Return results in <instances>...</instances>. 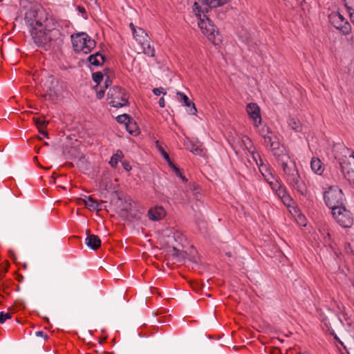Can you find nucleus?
<instances>
[{
    "label": "nucleus",
    "mask_w": 354,
    "mask_h": 354,
    "mask_svg": "<svg viewBox=\"0 0 354 354\" xmlns=\"http://www.w3.org/2000/svg\"><path fill=\"white\" fill-rule=\"evenodd\" d=\"M77 203L79 205H84L90 210H96L97 212L102 209L101 207H97V201L91 196H89L87 199L79 198Z\"/></svg>",
    "instance_id": "nucleus-20"
},
{
    "label": "nucleus",
    "mask_w": 354,
    "mask_h": 354,
    "mask_svg": "<svg viewBox=\"0 0 354 354\" xmlns=\"http://www.w3.org/2000/svg\"><path fill=\"white\" fill-rule=\"evenodd\" d=\"M70 158L71 159H79L84 158L83 154H82L75 147H71L68 151Z\"/></svg>",
    "instance_id": "nucleus-28"
},
{
    "label": "nucleus",
    "mask_w": 354,
    "mask_h": 354,
    "mask_svg": "<svg viewBox=\"0 0 354 354\" xmlns=\"http://www.w3.org/2000/svg\"><path fill=\"white\" fill-rule=\"evenodd\" d=\"M7 272V268H3L1 271H0V274H1V277H3V275Z\"/></svg>",
    "instance_id": "nucleus-46"
},
{
    "label": "nucleus",
    "mask_w": 354,
    "mask_h": 354,
    "mask_svg": "<svg viewBox=\"0 0 354 354\" xmlns=\"http://www.w3.org/2000/svg\"><path fill=\"white\" fill-rule=\"evenodd\" d=\"M317 236L320 242H322L324 246H328L330 248H333V241L331 238V233L327 225H323L319 227L318 230Z\"/></svg>",
    "instance_id": "nucleus-13"
},
{
    "label": "nucleus",
    "mask_w": 354,
    "mask_h": 354,
    "mask_svg": "<svg viewBox=\"0 0 354 354\" xmlns=\"http://www.w3.org/2000/svg\"><path fill=\"white\" fill-rule=\"evenodd\" d=\"M350 19L351 21L354 24V13H353V15H351Z\"/></svg>",
    "instance_id": "nucleus-49"
},
{
    "label": "nucleus",
    "mask_w": 354,
    "mask_h": 354,
    "mask_svg": "<svg viewBox=\"0 0 354 354\" xmlns=\"http://www.w3.org/2000/svg\"><path fill=\"white\" fill-rule=\"evenodd\" d=\"M97 207H101V208H102V206H101V203H98V202H97Z\"/></svg>",
    "instance_id": "nucleus-53"
},
{
    "label": "nucleus",
    "mask_w": 354,
    "mask_h": 354,
    "mask_svg": "<svg viewBox=\"0 0 354 354\" xmlns=\"http://www.w3.org/2000/svg\"><path fill=\"white\" fill-rule=\"evenodd\" d=\"M324 199L326 205L333 211L335 208L344 206V197L342 189L337 186H330L324 192Z\"/></svg>",
    "instance_id": "nucleus-6"
},
{
    "label": "nucleus",
    "mask_w": 354,
    "mask_h": 354,
    "mask_svg": "<svg viewBox=\"0 0 354 354\" xmlns=\"http://www.w3.org/2000/svg\"><path fill=\"white\" fill-rule=\"evenodd\" d=\"M116 120H117L118 122L121 123V124H124L128 132L131 135L133 134V129H131L130 125H129L131 118L129 115L122 114V115H118L117 117Z\"/></svg>",
    "instance_id": "nucleus-24"
},
{
    "label": "nucleus",
    "mask_w": 354,
    "mask_h": 354,
    "mask_svg": "<svg viewBox=\"0 0 354 354\" xmlns=\"http://www.w3.org/2000/svg\"><path fill=\"white\" fill-rule=\"evenodd\" d=\"M271 133L270 131V129L268 127H263L261 130H260V134L263 136V135H267L268 133Z\"/></svg>",
    "instance_id": "nucleus-38"
},
{
    "label": "nucleus",
    "mask_w": 354,
    "mask_h": 354,
    "mask_svg": "<svg viewBox=\"0 0 354 354\" xmlns=\"http://www.w3.org/2000/svg\"><path fill=\"white\" fill-rule=\"evenodd\" d=\"M259 171L265 180L268 182V183H269L270 186L271 183H275V182L273 181L274 177L273 176L272 172L269 169L267 168L266 165H263L262 162L261 165H259Z\"/></svg>",
    "instance_id": "nucleus-21"
},
{
    "label": "nucleus",
    "mask_w": 354,
    "mask_h": 354,
    "mask_svg": "<svg viewBox=\"0 0 354 354\" xmlns=\"http://www.w3.org/2000/svg\"><path fill=\"white\" fill-rule=\"evenodd\" d=\"M242 143H243V147L247 149L248 150L249 152L250 153H253V150L252 148L253 147V145H252V140L250 139L249 137L248 136H244L243 138H242Z\"/></svg>",
    "instance_id": "nucleus-29"
},
{
    "label": "nucleus",
    "mask_w": 354,
    "mask_h": 354,
    "mask_svg": "<svg viewBox=\"0 0 354 354\" xmlns=\"http://www.w3.org/2000/svg\"><path fill=\"white\" fill-rule=\"evenodd\" d=\"M194 4V9L198 12L207 13L209 9L222 6L231 0H198Z\"/></svg>",
    "instance_id": "nucleus-9"
},
{
    "label": "nucleus",
    "mask_w": 354,
    "mask_h": 354,
    "mask_svg": "<svg viewBox=\"0 0 354 354\" xmlns=\"http://www.w3.org/2000/svg\"><path fill=\"white\" fill-rule=\"evenodd\" d=\"M44 88L46 92L57 93V87L58 86L57 80L53 75H48L44 80H42Z\"/></svg>",
    "instance_id": "nucleus-15"
},
{
    "label": "nucleus",
    "mask_w": 354,
    "mask_h": 354,
    "mask_svg": "<svg viewBox=\"0 0 354 354\" xmlns=\"http://www.w3.org/2000/svg\"><path fill=\"white\" fill-rule=\"evenodd\" d=\"M129 94L119 86L111 88L107 93L108 103L113 107L120 108L129 104Z\"/></svg>",
    "instance_id": "nucleus-7"
},
{
    "label": "nucleus",
    "mask_w": 354,
    "mask_h": 354,
    "mask_svg": "<svg viewBox=\"0 0 354 354\" xmlns=\"http://www.w3.org/2000/svg\"><path fill=\"white\" fill-rule=\"evenodd\" d=\"M345 8L346 9L347 12L349 14V16L351 17V15H353V13H354V9L347 6V4H345Z\"/></svg>",
    "instance_id": "nucleus-42"
},
{
    "label": "nucleus",
    "mask_w": 354,
    "mask_h": 354,
    "mask_svg": "<svg viewBox=\"0 0 354 354\" xmlns=\"http://www.w3.org/2000/svg\"><path fill=\"white\" fill-rule=\"evenodd\" d=\"M156 147L158 149L160 154L163 156L165 160H169V154L165 151L161 143L159 141L156 142Z\"/></svg>",
    "instance_id": "nucleus-30"
},
{
    "label": "nucleus",
    "mask_w": 354,
    "mask_h": 354,
    "mask_svg": "<svg viewBox=\"0 0 354 354\" xmlns=\"http://www.w3.org/2000/svg\"><path fill=\"white\" fill-rule=\"evenodd\" d=\"M195 15L198 19V26L204 35L214 45H218L222 41V35L217 30L213 22L207 17L205 13L198 12L197 10L194 9Z\"/></svg>",
    "instance_id": "nucleus-3"
},
{
    "label": "nucleus",
    "mask_w": 354,
    "mask_h": 354,
    "mask_svg": "<svg viewBox=\"0 0 354 354\" xmlns=\"http://www.w3.org/2000/svg\"><path fill=\"white\" fill-rule=\"evenodd\" d=\"M73 49L77 53L88 54L95 47L96 43L86 33L80 32L71 35Z\"/></svg>",
    "instance_id": "nucleus-5"
},
{
    "label": "nucleus",
    "mask_w": 354,
    "mask_h": 354,
    "mask_svg": "<svg viewBox=\"0 0 354 354\" xmlns=\"http://www.w3.org/2000/svg\"><path fill=\"white\" fill-rule=\"evenodd\" d=\"M153 93L156 95H160L161 93L163 95H166V92L162 87L155 88L153 89Z\"/></svg>",
    "instance_id": "nucleus-36"
},
{
    "label": "nucleus",
    "mask_w": 354,
    "mask_h": 354,
    "mask_svg": "<svg viewBox=\"0 0 354 354\" xmlns=\"http://www.w3.org/2000/svg\"><path fill=\"white\" fill-rule=\"evenodd\" d=\"M289 127L295 130V131L299 132L301 131V124L299 120L295 118H290L288 121Z\"/></svg>",
    "instance_id": "nucleus-27"
},
{
    "label": "nucleus",
    "mask_w": 354,
    "mask_h": 354,
    "mask_svg": "<svg viewBox=\"0 0 354 354\" xmlns=\"http://www.w3.org/2000/svg\"><path fill=\"white\" fill-rule=\"evenodd\" d=\"M109 81L108 80H106V82H105V87H106V88H108V86H109Z\"/></svg>",
    "instance_id": "nucleus-50"
},
{
    "label": "nucleus",
    "mask_w": 354,
    "mask_h": 354,
    "mask_svg": "<svg viewBox=\"0 0 354 354\" xmlns=\"http://www.w3.org/2000/svg\"><path fill=\"white\" fill-rule=\"evenodd\" d=\"M331 24L340 30L344 35H348L351 31V26L340 13H335L330 17Z\"/></svg>",
    "instance_id": "nucleus-10"
},
{
    "label": "nucleus",
    "mask_w": 354,
    "mask_h": 354,
    "mask_svg": "<svg viewBox=\"0 0 354 354\" xmlns=\"http://www.w3.org/2000/svg\"><path fill=\"white\" fill-rule=\"evenodd\" d=\"M1 291H3L5 292V285L4 284H3L2 286L0 285V292Z\"/></svg>",
    "instance_id": "nucleus-48"
},
{
    "label": "nucleus",
    "mask_w": 354,
    "mask_h": 354,
    "mask_svg": "<svg viewBox=\"0 0 354 354\" xmlns=\"http://www.w3.org/2000/svg\"><path fill=\"white\" fill-rule=\"evenodd\" d=\"M121 155L118 152L117 153L114 154L109 161V164L113 167H116L118 161L120 160Z\"/></svg>",
    "instance_id": "nucleus-31"
},
{
    "label": "nucleus",
    "mask_w": 354,
    "mask_h": 354,
    "mask_svg": "<svg viewBox=\"0 0 354 354\" xmlns=\"http://www.w3.org/2000/svg\"><path fill=\"white\" fill-rule=\"evenodd\" d=\"M122 167L127 171H129L131 169V166L128 162H122Z\"/></svg>",
    "instance_id": "nucleus-39"
},
{
    "label": "nucleus",
    "mask_w": 354,
    "mask_h": 354,
    "mask_svg": "<svg viewBox=\"0 0 354 354\" xmlns=\"http://www.w3.org/2000/svg\"><path fill=\"white\" fill-rule=\"evenodd\" d=\"M34 160H35V161H37V156L34 157Z\"/></svg>",
    "instance_id": "nucleus-55"
},
{
    "label": "nucleus",
    "mask_w": 354,
    "mask_h": 354,
    "mask_svg": "<svg viewBox=\"0 0 354 354\" xmlns=\"http://www.w3.org/2000/svg\"><path fill=\"white\" fill-rule=\"evenodd\" d=\"M77 10L80 12L82 13V14H86V10L84 7L82 6H78L77 7Z\"/></svg>",
    "instance_id": "nucleus-45"
},
{
    "label": "nucleus",
    "mask_w": 354,
    "mask_h": 354,
    "mask_svg": "<svg viewBox=\"0 0 354 354\" xmlns=\"http://www.w3.org/2000/svg\"><path fill=\"white\" fill-rule=\"evenodd\" d=\"M104 95V90H100L97 91V97L98 99H102Z\"/></svg>",
    "instance_id": "nucleus-41"
},
{
    "label": "nucleus",
    "mask_w": 354,
    "mask_h": 354,
    "mask_svg": "<svg viewBox=\"0 0 354 354\" xmlns=\"http://www.w3.org/2000/svg\"><path fill=\"white\" fill-rule=\"evenodd\" d=\"M33 120L39 129V132L46 136L47 133L44 131V129L46 127L48 122L44 119H41L40 118H34Z\"/></svg>",
    "instance_id": "nucleus-26"
},
{
    "label": "nucleus",
    "mask_w": 354,
    "mask_h": 354,
    "mask_svg": "<svg viewBox=\"0 0 354 354\" xmlns=\"http://www.w3.org/2000/svg\"><path fill=\"white\" fill-rule=\"evenodd\" d=\"M310 167H311L312 170L315 174H321L324 171L322 162L318 158H313L311 160Z\"/></svg>",
    "instance_id": "nucleus-25"
},
{
    "label": "nucleus",
    "mask_w": 354,
    "mask_h": 354,
    "mask_svg": "<svg viewBox=\"0 0 354 354\" xmlns=\"http://www.w3.org/2000/svg\"><path fill=\"white\" fill-rule=\"evenodd\" d=\"M254 159L255 160L256 162H257V165H259V162H257V160H256L255 157L253 156Z\"/></svg>",
    "instance_id": "nucleus-54"
},
{
    "label": "nucleus",
    "mask_w": 354,
    "mask_h": 354,
    "mask_svg": "<svg viewBox=\"0 0 354 354\" xmlns=\"http://www.w3.org/2000/svg\"><path fill=\"white\" fill-rule=\"evenodd\" d=\"M284 158L288 159L289 158L286 156L283 155L281 157V159L280 160L281 161V167H283V171L285 174L287 175V179H289L292 174H297L298 170L295 166V162L290 161V164H288L287 162L285 161Z\"/></svg>",
    "instance_id": "nucleus-16"
},
{
    "label": "nucleus",
    "mask_w": 354,
    "mask_h": 354,
    "mask_svg": "<svg viewBox=\"0 0 354 354\" xmlns=\"http://www.w3.org/2000/svg\"><path fill=\"white\" fill-rule=\"evenodd\" d=\"M335 159L338 160L343 176L354 186V151L343 145L337 144L333 147Z\"/></svg>",
    "instance_id": "nucleus-2"
},
{
    "label": "nucleus",
    "mask_w": 354,
    "mask_h": 354,
    "mask_svg": "<svg viewBox=\"0 0 354 354\" xmlns=\"http://www.w3.org/2000/svg\"><path fill=\"white\" fill-rule=\"evenodd\" d=\"M165 160L168 163L169 166L173 169V170L175 171V173L180 174V169L178 167H176V166L173 163V162L171 160L169 157V160L167 159Z\"/></svg>",
    "instance_id": "nucleus-35"
},
{
    "label": "nucleus",
    "mask_w": 354,
    "mask_h": 354,
    "mask_svg": "<svg viewBox=\"0 0 354 354\" xmlns=\"http://www.w3.org/2000/svg\"><path fill=\"white\" fill-rule=\"evenodd\" d=\"M133 133H134V136H137V135H139L140 133L139 127L137 126V124H136V122H134V131H133Z\"/></svg>",
    "instance_id": "nucleus-40"
},
{
    "label": "nucleus",
    "mask_w": 354,
    "mask_h": 354,
    "mask_svg": "<svg viewBox=\"0 0 354 354\" xmlns=\"http://www.w3.org/2000/svg\"><path fill=\"white\" fill-rule=\"evenodd\" d=\"M263 144L266 147V148L268 149L269 147L270 146L272 142L273 141L272 138L268 135H263Z\"/></svg>",
    "instance_id": "nucleus-34"
},
{
    "label": "nucleus",
    "mask_w": 354,
    "mask_h": 354,
    "mask_svg": "<svg viewBox=\"0 0 354 354\" xmlns=\"http://www.w3.org/2000/svg\"><path fill=\"white\" fill-rule=\"evenodd\" d=\"M149 39L148 35L145 30L140 28L138 29L134 28V40L138 43L137 46L134 44V52L138 54L143 53L149 57H153L155 50L149 44Z\"/></svg>",
    "instance_id": "nucleus-4"
},
{
    "label": "nucleus",
    "mask_w": 354,
    "mask_h": 354,
    "mask_svg": "<svg viewBox=\"0 0 354 354\" xmlns=\"http://www.w3.org/2000/svg\"><path fill=\"white\" fill-rule=\"evenodd\" d=\"M2 278L3 277H1V274H0V281L1 280Z\"/></svg>",
    "instance_id": "nucleus-56"
},
{
    "label": "nucleus",
    "mask_w": 354,
    "mask_h": 354,
    "mask_svg": "<svg viewBox=\"0 0 354 354\" xmlns=\"http://www.w3.org/2000/svg\"><path fill=\"white\" fill-rule=\"evenodd\" d=\"M279 146V143L278 142L272 141L268 149L274 151L276 149H278Z\"/></svg>",
    "instance_id": "nucleus-37"
},
{
    "label": "nucleus",
    "mask_w": 354,
    "mask_h": 354,
    "mask_svg": "<svg viewBox=\"0 0 354 354\" xmlns=\"http://www.w3.org/2000/svg\"><path fill=\"white\" fill-rule=\"evenodd\" d=\"M246 111L250 118L253 120L254 124L256 127L261 124V117L260 114V109L256 103H249L246 106Z\"/></svg>",
    "instance_id": "nucleus-14"
},
{
    "label": "nucleus",
    "mask_w": 354,
    "mask_h": 354,
    "mask_svg": "<svg viewBox=\"0 0 354 354\" xmlns=\"http://www.w3.org/2000/svg\"><path fill=\"white\" fill-rule=\"evenodd\" d=\"M88 61L91 63V64L98 66L102 64V63L104 62V57L100 53H96L90 55L88 58Z\"/></svg>",
    "instance_id": "nucleus-23"
},
{
    "label": "nucleus",
    "mask_w": 354,
    "mask_h": 354,
    "mask_svg": "<svg viewBox=\"0 0 354 354\" xmlns=\"http://www.w3.org/2000/svg\"><path fill=\"white\" fill-rule=\"evenodd\" d=\"M25 21L29 27L34 43L45 50L55 48L62 42V35L59 29L50 27L52 19L45 10L30 9L25 15Z\"/></svg>",
    "instance_id": "nucleus-1"
},
{
    "label": "nucleus",
    "mask_w": 354,
    "mask_h": 354,
    "mask_svg": "<svg viewBox=\"0 0 354 354\" xmlns=\"http://www.w3.org/2000/svg\"><path fill=\"white\" fill-rule=\"evenodd\" d=\"M166 215V212L162 207L156 206L148 212L149 218L154 221L162 219Z\"/></svg>",
    "instance_id": "nucleus-18"
},
{
    "label": "nucleus",
    "mask_w": 354,
    "mask_h": 354,
    "mask_svg": "<svg viewBox=\"0 0 354 354\" xmlns=\"http://www.w3.org/2000/svg\"><path fill=\"white\" fill-rule=\"evenodd\" d=\"M185 146L187 149L193 153L202 156L203 149L201 147V145L194 143L192 140H187L185 142Z\"/></svg>",
    "instance_id": "nucleus-22"
},
{
    "label": "nucleus",
    "mask_w": 354,
    "mask_h": 354,
    "mask_svg": "<svg viewBox=\"0 0 354 354\" xmlns=\"http://www.w3.org/2000/svg\"><path fill=\"white\" fill-rule=\"evenodd\" d=\"M288 183L298 193L305 196L307 193V187L304 180L301 179L299 173L292 174L289 179H287Z\"/></svg>",
    "instance_id": "nucleus-11"
},
{
    "label": "nucleus",
    "mask_w": 354,
    "mask_h": 354,
    "mask_svg": "<svg viewBox=\"0 0 354 354\" xmlns=\"http://www.w3.org/2000/svg\"><path fill=\"white\" fill-rule=\"evenodd\" d=\"M176 174L177 176H180V177L183 179V180H185V178L184 176H182V174H181V171H180V174H179V173H176Z\"/></svg>",
    "instance_id": "nucleus-47"
},
{
    "label": "nucleus",
    "mask_w": 354,
    "mask_h": 354,
    "mask_svg": "<svg viewBox=\"0 0 354 354\" xmlns=\"http://www.w3.org/2000/svg\"><path fill=\"white\" fill-rule=\"evenodd\" d=\"M92 76L93 81L97 84H99L103 79V75L100 72L93 73Z\"/></svg>",
    "instance_id": "nucleus-33"
},
{
    "label": "nucleus",
    "mask_w": 354,
    "mask_h": 354,
    "mask_svg": "<svg viewBox=\"0 0 354 354\" xmlns=\"http://www.w3.org/2000/svg\"><path fill=\"white\" fill-rule=\"evenodd\" d=\"M271 188L285 205H290L292 202L290 196L287 193L286 188L282 187L277 180L275 181V183H271Z\"/></svg>",
    "instance_id": "nucleus-12"
},
{
    "label": "nucleus",
    "mask_w": 354,
    "mask_h": 354,
    "mask_svg": "<svg viewBox=\"0 0 354 354\" xmlns=\"http://www.w3.org/2000/svg\"><path fill=\"white\" fill-rule=\"evenodd\" d=\"M36 335L38 336V337H45V338L47 337V335L43 331H41V330L37 331L36 332Z\"/></svg>",
    "instance_id": "nucleus-43"
},
{
    "label": "nucleus",
    "mask_w": 354,
    "mask_h": 354,
    "mask_svg": "<svg viewBox=\"0 0 354 354\" xmlns=\"http://www.w3.org/2000/svg\"><path fill=\"white\" fill-rule=\"evenodd\" d=\"M177 95L178 101L183 102L185 106L189 108V113L192 115H195L197 112V110L194 103L192 102L189 97L183 93L178 92Z\"/></svg>",
    "instance_id": "nucleus-19"
},
{
    "label": "nucleus",
    "mask_w": 354,
    "mask_h": 354,
    "mask_svg": "<svg viewBox=\"0 0 354 354\" xmlns=\"http://www.w3.org/2000/svg\"><path fill=\"white\" fill-rule=\"evenodd\" d=\"M347 247H350V244L349 243H347L346 245V250L347 252H348V250H347Z\"/></svg>",
    "instance_id": "nucleus-52"
},
{
    "label": "nucleus",
    "mask_w": 354,
    "mask_h": 354,
    "mask_svg": "<svg viewBox=\"0 0 354 354\" xmlns=\"http://www.w3.org/2000/svg\"><path fill=\"white\" fill-rule=\"evenodd\" d=\"M332 214L336 222L342 227H350L353 225V217L350 211L345 206L335 208Z\"/></svg>",
    "instance_id": "nucleus-8"
},
{
    "label": "nucleus",
    "mask_w": 354,
    "mask_h": 354,
    "mask_svg": "<svg viewBox=\"0 0 354 354\" xmlns=\"http://www.w3.org/2000/svg\"><path fill=\"white\" fill-rule=\"evenodd\" d=\"M159 105L160 107L163 108L165 107V99L163 97H161L160 100H159Z\"/></svg>",
    "instance_id": "nucleus-44"
},
{
    "label": "nucleus",
    "mask_w": 354,
    "mask_h": 354,
    "mask_svg": "<svg viewBox=\"0 0 354 354\" xmlns=\"http://www.w3.org/2000/svg\"><path fill=\"white\" fill-rule=\"evenodd\" d=\"M87 237L85 239V243L90 248L95 250L98 249L101 245V240L97 235L91 234L90 230H86Z\"/></svg>",
    "instance_id": "nucleus-17"
},
{
    "label": "nucleus",
    "mask_w": 354,
    "mask_h": 354,
    "mask_svg": "<svg viewBox=\"0 0 354 354\" xmlns=\"http://www.w3.org/2000/svg\"><path fill=\"white\" fill-rule=\"evenodd\" d=\"M12 314L10 313H0V324L4 323L6 319H11Z\"/></svg>",
    "instance_id": "nucleus-32"
},
{
    "label": "nucleus",
    "mask_w": 354,
    "mask_h": 354,
    "mask_svg": "<svg viewBox=\"0 0 354 354\" xmlns=\"http://www.w3.org/2000/svg\"><path fill=\"white\" fill-rule=\"evenodd\" d=\"M133 23H130L129 24V27H130V28L131 29L132 31H133Z\"/></svg>",
    "instance_id": "nucleus-51"
}]
</instances>
